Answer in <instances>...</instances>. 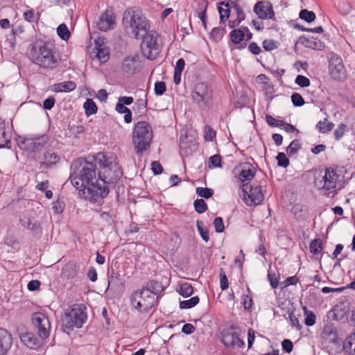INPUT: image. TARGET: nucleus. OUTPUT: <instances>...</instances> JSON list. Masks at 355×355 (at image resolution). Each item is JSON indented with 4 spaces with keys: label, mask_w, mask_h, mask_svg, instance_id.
I'll list each match as a JSON object with an SVG mask.
<instances>
[{
    "label": "nucleus",
    "mask_w": 355,
    "mask_h": 355,
    "mask_svg": "<svg viewBox=\"0 0 355 355\" xmlns=\"http://www.w3.org/2000/svg\"><path fill=\"white\" fill-rule=\"evenodd\" d=\"M93 160L101 167L98 178L96 164L79 157L71 164L69 179L85 200L98 202L107 196V184L119 180L122 171L117 157L112 153H98Z\"/></svg>",
    "instance_id": "1"
},
{
    "label": "nucleus",
    "mask_w": 355,
    "mask_h": 355,
    "mask_svg": "<svg viewBox=\"0 0 355 355\" xmlns=\"http://www.w3.org/2000/svg\"><path fill=\"white\" fill-rule=\"evenodd\" d=\"M123 24L127 33L138 39L140 34L146 33L149 24L146 17L139 10L128 9L123 13Z\"/></svg>",
    "instance_id": "2"
},
{
    "label": "nucleus",
    "mask_w": 355,
    "mask_h": 355,
    "mask_svg": "<svg viewBox=\"0 0 355 355\" xmlns=\"http://www.w3.org/2000/svg\"><path fill=\"white\" fill-rule=\"evenodd\" d=\"M31 55L36 64L48 69L56 67L60 60L55 47L49 42H44L37 49H35Z\"/></svg>",
    "instance_id": "3"
},
{
    "label": "nucleus",
    "mask_w": 355,
    "mask_h": 355,
    "mask_svg": "<svg viewBox=\"0 0 355 355\" xmlns=\"http://www.w3.org/2000/svg\"><path fill=\"white\" fill-rule=\"evenodd\" d=\"M153 133L151 126L146 121L135 124L132 136V141L135 153L141 154L150 148Z\"/></svg>",
    "instance_id": "4"
},
{
    "label": "nucleus",
    "mask_w": 355,
    "mask_h": 355,
    "mask_svg": "<svg viewBox=\"0 0 355 355\" xmlns=\"http://www.w3.org/2000/svg\"><path fill=\"white\" fill-rule=\"evenodd\" d=\"M87 320V315L81 305L74 304L70 307L62 318L64 331L69 333L73 328H80Z\"/></svg>",
    "instance_id": "5"
},
{
    "label": "nucleus",
    "mask_w": 355,
    "mask_h": 355,
    "mask_svg": "<svg viewBox=\"0 0 355 355\" xmlns=\"http://www.w3.org/2000/svg\"><path fill=\"white\" fill-rule=\"evenodd\" d=\"M156 302L153 294L141 288L134 291L130 297L132 306L139 313L148 312L154 306Z\"/></svg>",
    "instance_id": "6"
},
{
    "label": "nucleus",
    "mask_w": 355,
    "mask_h": 355,
    "mask_svg": "<svg viewBox=\"0 0 355 355\" xmlns=\"http://www.w3.org/2000/svg\"><path fill=\"white\" fill-rule=\"evenodd\" d=\"M143 37L141 49L143 55L149 60H154L159 54V45L157 43V33L148 30L141 34Z\"/></svg>",
    "instance_id": "7"
},
{
    "label": "nucleus",
    "mask_w": 355,
    "mask_h": 355,
    "mask_svg": "<svg viewBox=\"0 0 355 355\" xmlns=\"http://www.w3.org/2000/svg\"><path fill=\"white\" fill-rule=\"evenodd\" d=\"M192 99L198 107L205 110L211 104V90L204 83H198L195 85L192 92Z\"/></svg>",
    "instance_id": "8"
},
{
    "label": "nucleus",
    "mask_w": 355,
    "mask_h": 355,
    "mask_svg": "<svg viewBox=\"0 0 355 355\" xmlns=\"http://www.w3.org/2000/svg\"><path fill=\"white\" fill-rule=\"evenodd\" d=\"M341 181L340 175L331 168L326 169L325 174L321 180H315V187L324 191L325 194L334 193L337 184Z\"/></svg>",
    "instance_id": "9"
},
{
    "label": "nucleus",
    "mask_w": 355,
    "mask_h": 355,
    "mask_svg": "<svg viewBox=\"0 0 355 355\" xmlns=\"http://www.w3.org/2000/svg\"><path fill=\"white\" fill-rule=\"evenodd\" d=\"M249 187L248 184H243L239 194L248 206H256L259 205L263 200L261 187L257 185L255 187Z\"/></svg>",
    "instance_id": "10"
},
{
    "label": "nucleus",
    "mask_w": 355,
    "mask_h": 355,
    "mask_svg": "<svg viewBox=\"0 0 355 355\" xmlns=\"http://www.w3.org/2000/svg\"><path fill=\"white\" fill-rule=\"evenodd\" d=\"M32 322L40 338L45 339L49 336L51 325L46 315L41 313H34L32 315Z\"/></svg>",
    "instance_id": "11"
},
{
    "label": "nucleus",
    "mask_w": 355,
    "mask_h": 355,
    "mask_svg": "<svg viewBox=\"0 0 355 355\" xmlns=\"http://www.w3.org/2000/svg\"><path fill=\"white\" fill-rule=\"evenodd\" d=\"M329 73L336 80H342L345 77V67L342 58L337 55H332L329 60Z\"/></svg>",
    "instance_id": "12"
},
{
    "label": "nucleus",
    "mask_w": 355,
    "mask_h": 355,
    "mask_svg": "<svg viewBox=\"0 0 355 355\" xmlns=\"http://www.w3.org/2000/svg\"><path fill=\"white\" fill-rule=\"evenodd\" d=\"M253 10L261 19H272L275 17L272 4L269 1H259L254 6Z\"/></svg>",
    "instance_id": "13"
},
{
    "label": "nucleus",
    "mask_w": 355,
    "mask_h": 355,
    "mask_svg": "<svg viewBox=\"0 0 355 355\" xmlns=\"http://www.w3.org/2000/svg\"><path fill=\"white\" fill-rule=\"evenodd\" d=\"M115 26V16L112 10H106L103 12L98 21L97 28L102 31H107L112 29Z\"/></svg>",
    "instance_id": "14"
},
{
    "label": "nucleus",
    "mask_w": 355,
    "mask_h": 355,
    "mask_svg": "<svg viewBox=\"0 0 355 355\" xmlns=\"http://www.w3.org/2000/svg\"><path fill=\"white\" fill-rule=\"evenodd\" d=\"M142 67L139 57L137 55L125 58L122 62V69L128 73H135Z\"/></svg>",
    "instance_id": "15"
},
{
    "label": "nucleus",
    "mask_w": 355,
    "mask_h": 355,
    "mask_svg": "<svg viewBox=\"0 0 355 355\" xmlns=\"http://www.w3.org/2000/svg\"><path fill=\"white\" fill-rule=\"evenodd\" d=\"M13 343L11 334L6 329L0 328V355H5Z\"/></svg>",
    "instance_id": "16"
},
{
    "label": "nucleus",
    "mask_w": 355,
    "mask_h": 355,
    "mask_svg": "<svg viewBox=\"0 0 355 355\" xmlns=\"http://www.w3.org/2000/svg\"><path fill=\"white\" fill-rule=\"evenodd\" d=\"M222 342L227 347H242L244 345V342L239 338L236 332L224 334Z\"/></svg>",
    "instance_id": "17"
},
{
    "label": "nucleus",
    "mask_w": 355,
    "mask_h": 355,
    "mask_svg": "<svg viewBox=\"0 0 355 355\" xmlns=\"http://www.w3.org/2000/svg\"><path fill=\"white\" fill-rule=\"evenodd\" d=\"M322 344L328 346L330 344H337L338 337L336 331L331 326H325L321 334Z\"/></svg>",
    "instance_id": "18"
},
{
    "label": "nucleus",
    "mask_w": 355,
    "mask_h": 355,
    "mask_svg": "<svg viewBox=\"0 0 355 355\" xmlns=\"http://www.w3.org/2000/svg\"><path fill=\"white\" fill-rule=\"evenodd\" d=\"M21 225L31 231H34L36 233H41V225L40 223L34 218L28 216H24L20 218Z\"/></svg>",
    "instance_id": "19"
},
{
    "label": "nucleus",
    "mask_w": 355,
    "mask_h": 355,
    "mask_svg": "<svg viewBox=\"0 0 355 355\" xmlns=\"http://www.w3.org/2000/svg\"><path fill=\"white\" fill-rule=\"evenodd\" d=\"M239 180L243 182H249L254 176V167L250 163H243L240 164Z\"/></svg>",
    "instance_id": "20"
},
{
    "label": "nucleus",
    "mask_w": 355,
    "mask_h": 355,
    "mask_svg": "<svg viewBox=\"0 0 355 355\" xmlns=\"http://www.w3.org/2000/svg\"><path fill=\"white\" fill-rule=\"evenodd\" d=\"M21 342L28 348L35 349L40 346L38 339L30 332L23 333L20 336Z\"/></svg>",
    "instance_id": "21"
},
{
    "label": "nucleus",
    "mask_w": 355,
    "mask_h": 355,
    "mask_svg": "<svg viewBox=\"0 0 355 355\" xmlns=\"http://www.w3.org/2000/svg\"><path fill=\"white\" fill-rule=\"evenodd\" d=\"M300 42L305 47L313 50H322L324 47V44L322 42L314 37H302L300 38Z\"/></svg>",
    "instance_id": "22"
},
{
    "label": "nucleus",
    "mask_w": 355,
    "mask_h": 355,
    "mask_svg": "<svg viewBox=\"0 0 355 355\" xmlns=\"http://www.w3.org/2000/svg\"><path fill=\"white\" fill-rule=\"evenodd\" d=\"M95 43L97 51V58L101 62H105L109 58L108 49L103 45V41L101 38L96 40Z\"/></svg>",
    "instance_id": "23"
},
{
    "label": "nucleus",
    "mask_w": 355,
    "mask_h": 355,
    "mask_svg": "<svg viewBox=\"0 0 355 355\" xmlns=\"http://www.w3.org/2000/svg\"><path fill=\"white\" fill-rule=\"evenodd\" d=\"M232 1H221L218 3V10L220 14V19L221 21L227 20L231 12V8H232V4L231 3Z\"/></svg>",
    "instance_id": "24"
},
{
    "label": "nucleus",
    "mask_w": 355,
    "mask_h": 355,
    "mask_svg": "<svg viewBox=\"0 0 355 355\" xmlns=\"http://www.w3.org/2000/svg\"><path fill=\"white\" fill-rule=\"evenodd\" d=\"M141 290L148 291L151 294H153L155 296V300H157L158 295L160 292L162 291L163 288L159 282L156 281H150L148 282L145 286H144Z\"/></svg>",
    "instance_id": "25"
},
{
    "label": "nucleus",
    "mask_w": 355,
    "mask_h": 355,
    "mask_svg": "<svg viewBox=\"0 0 355 355\" xmlns=\"http://www.w3.org/2000/svg\"><path fill=\"white\" fill-rule=\"evenodd\" d=\"M76 84L73 81H65L53 85V91L56 92H69L74 90Z\"/></svg>",
    "instance_id": "26"
},
{
    "label": "nucleus",
    "mask_w": 355,
    "mask_h": 355,
    "mask_svg": "<svg viewBox=\"0 0 355 355\" xmlns=\"http://www.w3.org/2000/svg\"><path fill=\"white\" fill-rule=\"evenodd\" d=\"M248 28L234 29L230 32L231 40L234 44H239L245 37V33L248 32Z\"/></svg>",
    "instance_id": "27"
},
{
    "label": "nucleus",
    "mask_w": 355,
    "mask_h": 355,
    "mask_svg": "<svg viewBox=\"0 0 355 355\" xmlns=\"http://www.w3.org/2000/svg\"><path fill=\"white\" fill-rule=\"evenodd\" d=\"M60 157L55 153L48 151L44 154V161L41 164L50 166L58 163Z\"/></svg>",
    "instance_id": "28"
},
{
    "label": "nucleus",
    "mask_w": 355,
    "mask_h": 355,
    "mask_svg": "<svg viewBox=\"0 0 355 355\" xmlns=\"http://www.w3.org/2000/svg\"><path fill=\"white\" fill-rule=\"evenodd\" d=\"M343 349L349 354H355V333L347 337L343 343Z\"/></svg>",
    "instance_id": "29"
},
{
    "label": "nucleus",
    "mask_w": 355,
    "mask_h": 355,
    "mask_svg": "<svg viewBox=\"0 0 355 355\" xmlns=\"http://www.w3.org/2000/svg\"><path fill=\"white\" fill-rule=\"evenodd\" d=\"M10 136L6 129H0V148H10Z\"/></svg>",
    "instance_id": "30"
},
{
    "label": "nucleus",
    "mask_w": 355,
    "mask_h": 355,
    "mask_svg": "<svg viewBox=\"0 0 355 355\" xmlns=\"http://www.w3.org/2000/svg\"><path fill=\"white\" fill-rule=\"evenodd\" d=\"M292 211L297 219H302L306 216L307 208L305 205H295L293 206Z\"/></svg>",
    "instance_id": "31"
},
{
    "label": "nucleus",
    "mask_w": 355,
    "mask_h": 355,
    "mask_svg": "<svg viewBox=\"0 0 355 355\" xmlns=\"http://www.w3.org/2000/svg\"><path fill=\"white\" fill-rule=\"evenodd\" d=\"M177 291L184 297H187L192 295L193 288L190 284L183 283L180 285L179 288H177Z\"/></svg>",
    "instance_id": "32"
},
{
    "label": "nucleus",
    "mask_w": 355,
    "mask_h": 355,
    "mask_svg": "<svg viewBox=\"0 0 355 355\" xmlns=\"http://www.w3.org/2000/svg\"><path fill=\"white\" fill-rule=\"evenodd\" d=\"M334 126V124L332 122H329L327 119H324V121H319L316 125V128L322 133L331 131Z\"/></svg>",
    "instance_id": "33"
},
{
    "label": "nucleus",
    "mask_w": 355,
    "mask_h": 355,
    "mask_svg": "<svg viewBox=\"0 0 355 355\" xmlns=\"http://www.w3.org/2000/svg\"><path fill=\"white\" fill-rule=\"evenodd\" d=\"M199 297L197 296L192 297L189 300L181 301L180 302V308L182 309H191L199 302Z\"/></svg>",
    "instance_id": "34"
},
{
    "label": "nucleus",
    "mask_w": 355,
    "mask_h": 355,
    "mask_svg": "<svg viewBox=\"0 0 355 355\" xmlns=\"http://www.w3.org/2000/svg\"><path fill=\"white\" fill-rule=\"evenodd\" d=\"M85 114L87 116L93 114L97 111V106L92 99H87L84 103Z\"/></svg>",
    "instance_id": "35"
},
{
    "label": "nucleus",
    "mask_w": 355,
    "mask_h": 355,
    "mask_svg": "<svg viewBox=\"0 0 355 355\" xmlns=\"http://www.w3.org/2000/svg\"><path fill=\"white\" fill-rule=\"evenodd\" d=\"M322 241L320 239H314L310 243V252L313 254H318L322 251Z\"/></svg>",
    "instance_id": "36"
},
{
    "label": "nucleus",
    "mask_w": 355,
    "mask_h": 355,
    "mask_svg": "<svg viewBox=\"0 0 355 355\" xmlns=\"http://www.w3.org/2000/svg\"><path fill=\"white\" fill-rule=\"evenodd\" d=\"M62 275L68 279L73 278L76 275V266H74V265L66 266L62 269Z\"/></svg>",
    "instance_id": "37"
},
{
    "label": "nucleus",
    "mask_w": 355,
    "mask_h": 355,
    "mask_svg": "<svg viewBox=\"0 0 355 355\" xmlns=\"http://www.w3.org/2000/svg\"><path fill=\"white\" fill-rule=\"evenodd\" d=\"M46 141L47 140L45 136H43L35 139L27 140L28 144L33 146V150L39 149L42 148Z\"/></svg>",
    "instance_id": "38"
},
{
    "label": "nucleus",
    "mask_w": 355,
    "mask_h": 355,
    "mask_svg": "<svg viewBox=\"0 0 355 355\" xmlns=\"http://www.w3.org/2000/svg\"><path fill=\"white\" fill-rule=\"evenodd\" d=\"M196 191L198 196L206 199L211 198L214 194V190L207 187H197Z\"/></svg>",
    "instance_id": "39"
},
{
    "label": "nucleus",
    "mask_w": 355,
    "mask_h": 355,
    "mask_svg": "<svg viewBox=\"0 0 355 355\" xmlns=\"http://www.w3.org/2000/svg\"><path fill=\"white\" fill-rule=\"evenodd\" d=\"M300 17L302 19L305 20L306 21L310 23L315 20V15L313 12L309 11L308 10L304 9L302 10L300 12Z\"/></svg>",
    "instance_id": "40"
},
{
    "label": "nucleus",
    "mask_w": 355,
    "mask_h": 355,
    "mask_svg": "<svg viewBox=\"0 0 355 355\" xmlns=\"http://www.w3.org/2000/svg\"><path fill=\"white\" fill-rule=\"evenodd\" d=\"M193 205L196 211L199 214H202L207 209V205L202 199L196 200Z\"/></svg>",
    "instance_id": "41"
},
{
    "label": "nucleus",
    "mask_w": 355,
    "mask_h": 355,
    "mask_svg": "<svg viewBox=\"0 0 355 355\" xmlns=\"http://www.w3.org/2000/svg\"><path fill=\"white\" fill-rule=\"evenodd\" d=\"M58 35L64 40H67L69 39L70 33L67 27V26L64 24L58 26L57 28Z\"/></svg>",
    "instance_id": "42"
},
{
    "label": "nucleus",
    "mask_w": 355,
    "mask_h": 355,
    "mask_svg": "<svg viewBox=\"0 0 355 355\" xmlns=\"http://www.w3.org/2000/svg\"><path fill=\"white\" fill-rule=\"evenodd\" d=\"M231 3L232 4V8L236 12L237 17L236 19H238L240 22L243 21L245 19L243 10L235 1H231Z\"/></svg>",
    "instance_id": "43"
},
{
    "label": "nucleus",
    "mask_w": 355,
    "mask_h": 355,
    "mask_svg": "<svg viewBox=\"0 0 355 355\" xmlns=\"http://www.w3.org/2000/svg\"><path fill=\"white\" fill-rule=\"evenodd\" d=\"M219 276H220V288L223 291L226 290L229 287V282H228L227 277L225 275V272L223 269L220 270Z\"/></svg>",
    "instance_id": "44"
},
{
    "label": "nucleus",
    "mask_w": 355,
    "mask_h": 355,
    "mask_svg": "<svg viewBox=\"0 0 355 355\" xmlns=\"http://www.w3.org/2000/svg\"><path fill=\"white\" fill-rule=\"evenodd\" d=\"M278 166L286 168L289 165V159L284 153H279L277 156Z\"/></svg>",
    "instance_id": "45"
},
{
    "label": "nucleus",
    "mask_w": 355,
    "mask_h": 355,
    "mask_svg": "<svg viewBox=\"0 0 355 355\" xmlns=\"http://www.w3.org/2000/svg\"><path fill=\"white\" fill-rule=\"evenodd\" d=\"M295 82L301 87H307L311 83L309 79L302 75H298Z\"/></svg>",
    "instance_id": "46"
},
{
    "label": "nucleus",
    "mask_w": 355,
    "mask_h": 355,
    "mask_svg": "<svg viewBox=\"0 0 355 355\" xmlns=\"http://www.w3.org/2000/svg\"><path fill=\"white\" fill-rule=\"evenodd\" d=\"M266 121L271 127H282V124H283L282 120L277 119L270 115L266 116Z\"/></svg>",
    "instance_id": "47"
},
{
    "label": "nucleus",
    "mask_w": 355,
    "mask_h": 355,
    "mask_svg": "<svg viewBox=\"0 0 355 355\" xmlns=\"http://www.w3.org/2000/svg\"><path fill=\"white\" fill-rule=\"evenodd\" d=\"M202 222L201 221H198L197 222V228H198V230L200 234V236H202V239L207 242L209 239V232L207 230H205L202 227Z\"/></svg>",
    "instance_id": "48"
},
{
    "label": "nucleus",
    "mask_w": 355,
    "mask_h": 355,
    "mask_svg": "<svg viewBox=\"0 0 355 355\" xmlns=\"http://www.w3.org/2000/svg\"><path fill=\"white\" fill-rule=\"evenodd\" d=\"M268 279L270 282V286L273 288H276L279 286V277H277L275 272L269 270L268 272Z\"/></svg>",
    "instance_id": "49"
},
{
    "label": "nucleus",
    "mask_w": 355,
    "mask_h": 355,
    "mask_svg": "<svg viewBox=\"0 0 355 355\" xmlns=\"http://www.w3.org/2000/svg\"><path fill=\"white\" fill-rule=\"evenodd\" d=\"M221 157L218 155H214L209 158V166L211 167H219L220 166Z\"/></svg>",
    "instance_id": "50"
},
{
    "label": "nucleus",
    "mask_w": 355,
    "mask_h": 355,
    "mask_svg": "<svg viewBox=\"0 0 355 355\" xmlns=\"http://www.w3.org/2000/svg\"><path fill=\"white\" fill-rule=\"evenodd\" d=\"M291 101L295 106L300 107L304 104L302 96L298 93H294L291 96Z\"/></svg>",
    "instance_id": "51"
},
{
    "label": "nucleus",
    "mask_w": 355,
    "mask_h": 355,
    "mask_svg": "<svg viewBox=\"0 0 355 355\" xmlns=\"http://www.w3.org/2000/svg\"><path fill=\"white\" fill-rule=\"evenodd\" d=\"M347 130V125L344 123H340L338 128L334 131V137L336 140H339L344 135Z\"/></svg>",
    "instance_id": "52"
},
{
    "label": "nucleus",
    "mask_w": 355,
    "mask_h": 355,
    "mask_svg": "<svg viewBox=\"0 0 355 355\" xmlns=\"http://www.w3.org/2000/svg\"><path fill=\"white\" fill-rule=\"evenodd\" d=\"M300 148V144L297 140L293 141L287 147L286 151L288 153L294 154L298 149Z\"/></svg>",
    "instance_id": "53"
},
{
    "label": "nucleus",
    "mask_w": 355,
    "mask_h": 355,
    "mask_svg": "<svg viewBox=\"0 0 355 355\" xmlns=\"http://www.w3.org/2000/svg\"><path fill=\"white\" fill-rule=\"evenodd\" d=\"M214 225L216 232L220 233L224 231V225L221 217H216L214 219Z\"/></svg>",
    "instance_id": "54"
},
{
    "label": "nucleus",
    "mask_w": 355,
    "mask_h": 355,
    "mask_svg": "<svg viewBox=\"0 0 355 355\" xmlns=\"http://www.w3.org/2000/svg\"><path fill=\"white\" fill-rule=\"evenodd\" d=\"M277 43L272 40H266L263 42V48L266 51H272L277 48Z\"/></svg>",
    "instance_id": "55"
},
{
    "label": "nucleus",
    "mask_w": 355,
    "mask_h": 355,
    "mask_svg": "<svg viewBox=\"0 0 355 355\" xmlns=\"http://www.w3.org/2000/svg\"><path fill=\"white\" fill-rule=\"evenodd\" d=\"M166 91V85L164 82H157L155 84V92L157 95H162Z\"/></svg>",
    "instance_id": "56"
},
{
    "label": "nucleus",
    "mask_w": 355,
    "mask_h": 355,
    "mask_svg": "<svg viewBox=\"0 0 355 355\" xmlns=\"http://www.w3.org/2000/svg\"><path fill=\"white\" fill-rule=\"evenodd\" d=\"M305 324L307 326H312L315 322V315L313 312H309L306 313L305 318Z\"/></svg>",
    "instance_id": "57"
},
{
    "label": "nucleus",
    "mask_w": 355,
    "mask_h": 355,
    "mask_svg": "<svg viewBox=\"0 0 355 355\" xmlns=\"http://www.w3.org/2000/svg\"><path fill=\"white\" fill-rule=\"evenodd\" d=\"M282 346L283 349L287 353L291 352L293 348V343L288 339L284 340L282 341Z\"/></svg>",
    "instance_id": "58"
},
{
    "label": "nucleus",
    "mask_w": 355,
    "mask_h": 355,
    "mask_svg": "<svg viewBox=\"0 0 355 355\" xmlns=\"http://www.w3.org/2000/svg\"><path fill=\"white\" fill-rule=\"evenodd\" d=\"M151 166L152 171L155 175L162 173L163 168L159 162L153 161L151 164Z\"/></svg>",
    "instance_id": "59"
},
{
    "label": "nucleus",
    "mask_w": 355,
    "mask_h": 355,
    "mask_svg": "<svg viewBox=\"0 0 355 355\" xmlns=\"http://www.w3.org/2000/svg\"><path fill=\"white\" fill-rule=\"evenodd\" d=\"M55 103V100L53 97H49L44 101L43 107L45 110H51L54 106Z\"/></svg>",
    "instance_id": "60"
},
{
    "label": "nucleus",
    "mask_w": 355,
    "mask_h": 355,
    "mask_svg": "<svg viewBox=\"0 0 355 355\" xmlns=\"http://www.w3.org/2000/svg\"><path fill=\"white\" fill-rule=\"evenodd\" d=\"M248 50L254 55H259L261 49L256 42H251L248 46Z\"/></svg>",
    "instance_id": "61"
},
{
    "label": "nucleus",
    "mask_w": 355,
    "mask_h": 355,
    "mask_svg": "<svg viewBox=\"0 0 355 355\" xmlns=\"http://www.w3.org/2000/svg\"><path fill=\"white\" fill-rule=\"evenodd\" d=\"M243 304L245 309H250L252 306V299L248 295H243Z\"/></svg>",
    "instance_id": "62"
},
{
    "label": "nucleus",
    "mask_w": 355,
    "mask_h": 355,
    "mask_svg": "<svg viewBox=\"0 0 355 355\" xmlns=\"http://www.w3.org/2000/svg\"><path fill=\"white\" fill-rule=\"evenodd\" d=\"M216 132L212 130L209 126L205 128V139L207 141H211L213 137H215Z\"/></svg>",
    "instance_id": "63"
},
{
    "label": "nucleus",
    "mask_w": 355,
    "mask_h": 355,
    "mask_svg": "<svg viewBox=\"0 0 355 355\" xmlns=\"http://www.w3.org/2000/svg\"><path fill=\"white\" fill-rule=\"evenodd\" d=\"M40 286V282L38 280H32L28 282V289L29 291H36L37 290Z\"/></svg>",
    "instance_id": "64"
}]
</instances>
